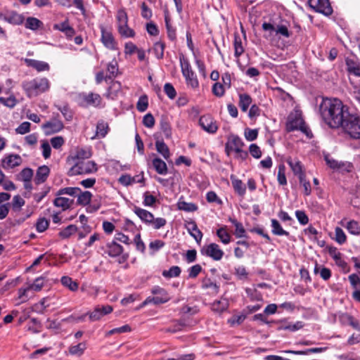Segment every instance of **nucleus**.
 Listing matches in <instances>:
<instances>
[{
  "mask_svg": "<svg viewBox=\"0 0 360 360\" xmlns=\"http://www.w3.org/2000/svg\"><path fill=\"white\" fill-rule=\"evenodd\" d=\"M321 117L332 129H339L348 116L349 108L338 98L324 99L320 105Z\"/></svg>",
  "mask_w": 360,
  "mask_h": 360,
  "instance_id": "f257e3e1",
  "label": "nucleus"
},
{
  "mask_svg": "<svg viewBox=\"0 0 360 360\" xmlns=\"http://www.w3.org/2000/svg\"><path fill=\"white\" fill-rule=\"evenodd\" d=\"M22 88L29 98L36 97L50 89V82L46 77H37L22 82Z\"/></svg>",
  "mask_w": 360,
  "mask_h": 360,
  "instance_id": "f03ea898",
  "label": "nucleus"
},
{
  "mask_svg": "<svg viewBox=\"0 0 360 360\" xmlns=\"http://www.w3.org/2000/svg\"><path fill=\"white\" fill-rule=\"evenodd\" d=\"M340 128L350 138L360 139V116L357 113L349 112Z\"/></svg>",
  "mask_w": 360,
  "mask_h": 360,
  "instance_id": "7ed1b4c3",
  "label": "nucleus"
},
{
  "mask_svg": "<svg viewBox=\"0 0 360 360\" xmlns=\"http://www.w3.org/2000/svg\"><path fill=\"white\" fill-rule=\"evenodd\" d=\"M72 165L68 172L70 176L89 174L98 170L97 165L92 160L77 162Z\"/></svg>",
  "mask_w": 360,
  "mask_h": 360,
  "instance_id": "20e7f679",
  "label": "nucleus"
},
{
  "mask_svg": "<svg viewBox=\"0 0 360 360\" xmlns=\"http://www.w3.org/2000/svg\"><path fill=\"white\" fill-rule=\"evenodd\" d=\"M152 294L155 295L154 297H148L142 303L141 306H146L148 304L153 303L154 304H160L167 302L170 297L167 292L162 288L155 286L151 290Z\"/></svg>",
  "mask_w": 360,
  "mask_h": 360,
  "instance_id": "39448f33",
  "label": "nucleus"
},
{
  "mask_svg": "<svg viewBox=\"0 0 360 360\" xmlns=\"http://www.w3.org/2000/svg\"><path fill=\"white\" fill-rule=\"evenodd\" d=\"M118 32L124 37H133L134 31L128 26V16L124 9H120L117 14Z\"/></svg>",
  "mask_w": 360,
  "mask_h": 360,
  "instance_id": "423d86ee",
  "label": "nucleus"
},
{
  "mask_svg": "<svg viewBox=\"0 0 360 360\" xmlns=\"http://www.w3.org/2000/svg\"><path fill=\"white\" fill-rule=\"evenodd\" d=\"M180 63L181 72L186 79L187 84L193 89L197 88L199 85V83L196 77L195 76L194 72L191 69L189 61L187 59L183 58L180 60Z\"/></svg>",
  "mask_w": 360,
  "mask_h": 360,
  "instance_id": "0eeeda50",
  "label": "nucleus"
},
{
  "mask_svg": "<svg viewBox=\"0 0 360 360\" xmlns=\"http://www.w3.org/2000/svg\"><path fill=\"white\" fill-rule=\"evenodd\" d=\"M262 29L265 32H269V34L264 35L265 38H270L274 34H279L285 38L290 37L291 33L289 32L288 27L285 25H278L276 27L270 22H264L262 24Z\"/></svg>",
  "mask_w": 360,
  "mask_h": 360,
  "instance_id": "6e6552de",
  "label": "nucleus"
},
{
  "mask_svg": "<svg viewBox=\"0 0 360 360\" xmlns=\"http://www.w3.org/2000/svg\"><path fill=\"white\" fill-rule=\"evenodd\" d=\"M200 252L202 255L210 257L215 261L221 259L224 254V251L216 243H210L203 246Z\"/></svg>",
  "mask_w": 360,
  "mask_h": 360,
  "instance_id": "1a4fd4ad",
  "label": "nucleus"
},
{
  "mask_svg": "<svg viewBox=\"0 0 360 360\" xmlns=\"http://www.w3.org/2000/svg\"><path fill=\"white\" fill-rule=\"evenodd\" d=\"M309 6L315 11L330 15L333 13V8L328 0H309Z\"/></svg>",
  "mask_w": 360,
  "mask_h": 360,
  "instance_id": "9d476101",
  "label": "nucleus"
},
{
  "mask_svg": "<svg viewBox=\"0 0 360 360\" xmlns=\"http://www.w3.org/2000/svg\"><path fill=\"white\" fill-rule=\"evenodd\" d=\"M304 123V121L302 117L301 112L295 111L288 116L286 123V130L289 132L298 130Z\"/></svg>",
  "mask_w": 360,
  "mask_h": 360,
  "instance_id": "9b49d317",
  "label": "nucleus"
},
{
  "mask_svg": "<svg viewBox=\"0 0 360 360\" xmlns=\"http://www.w3.org/2000/svg\"><path fill=\"white\" fill-rule=\"evenodd\" d=\"M91 156V150L88 148H77L75 152L68 157L67 161L70 164L88 160Z\"/></svg>",
  "mask_w": 360,
  "mask_h": 360,
  "instance_id": "f8f14e48",
  "label": "nucleus"
},
{
  "mask_svg": "<svg viewBox=\"0 0 360 360\" xmlns=\"http://www.w3.org/2000/svg\"><path fill=\"white\" fill-rule=\"evenodd\" d=\"M199 124L205 131L210 134H214L218 129L217 121L208 115L200 117Z\"/></svg>",
  "mask_w": 360,
  "mask_h": 360,
  "instance_id": "ddd939ff",
  "label": "nucleus"
},
{
  "mask_svg": "<svg viewBox=\"0 0 360 360\" xmlns=\"http://www.w3.org/2000/svg\"><path fill=\"white\" fill-rule=\"evenodd\" d=\"M112 311V307L110 305H98L94 311L89 313V317L91 321L100 320L103 316L110 314Z\"/></svg>",
  "mask_w": 360,
  "mask_h": 360,
  "instance_id": "4468645a",
  "label": "nucleus"
},
{
  "mask_svg": "<svg viewBox=\"0 0 360 360\" xmlns=\"http://www.w3.org/2000/svg\"><path fill=\"white\" fill-rule=\"evenodd\" d=\"M41 127L46 135H50L62 130L64 125L60 120L54 119L43 124Z\"/></svg>",
  "mask_w": 360,
  "mask_h": 360,
  "instance_id": "2eb2a0df",
  "label": "nucleus"
},
{
  "mask_svg": "<svg viewBox=\"0 0 360 360\" xmlns=\"http://www.w3.org/2000/svg\"><path fill=\"white\" fill-rule=\"evenodd\" d=\"M244 146L242 139L236 135H231L229 137L228 142L226 144V151L229 154L230 151H239Z\"/></svg>",
  "mask_w": 360,
  "mask_h": 360,
  "instance_id": "dca6fc26",
  "label": "nucleus"
},
{
  "mask_svg": "<svg viewBox=\"0 0 360 360\" xmlns=\"http://www.w3.org/2000/svg\"><path fill=\"white\" fill-rule=\"evenodd\" d=\"M104 252L111 257L119 256L123 252V248L115 240L108 243L105 248H103Z\"/></svg>",
  "mask_w": 360,
  "mask_h": 360,
  "instance_id": "f3484780",
  "label": "nucleus"
},
{
  "mask_svg": "<svg viewBox=\"0 0 360 360\" xmlns=\"http://www.w3.org/2000/svg\"><path fill=\"white\" fill-rule=\"evenodd\" d=\"M22 163V158L19 155L12 154L7 156L2 160V167L4 169L13 168L20 165Z\"/></svg>",
  "mask_w": 360,
  "mask_h": 360,
  "instance_id": "a211bd4d",
  "label": "nucleus"
},
{
  "mask_svg": "<svg viewBox=\"0 0 360 360\" xmlns=\"http://www.w3.org/2000/svg\"><path fill=\"white\" fill-rule=\"evenodd\" d=\"M50 169L46 165H42L38 167L35 178L34 182L36 184L39 185L45 182L49 175Z\"/></svg>",
  "mask_w": 360,
  "mask_h": 360,
  "instance_id": "6ab92c4d",
  "label": "nucleus"
},
{
  "mask_svg": "<svg viewBox=\"0 0 360 360\" xmlns=\"http://www.w3.org/2000/svg\"><path fill=\"white\" fill-rule=\"evenodd\" d=\"M25 63L28 67L33 68L38 72L48 71L50 68L47 63L34 59L25 58Z\"/></svg>",
  "mask_w": 360,
  "mask_h": 360,
  "instance_id": "aec40b11",
  "label": "nucleus"
},
{
  "mask_svg": "<svg viewBox=\"0 0 360 360\" xmlns=\"http://www.w3.org/2000/svg\"><path fill=\"white\" fill-rule=\"evenodd\" d=\"M186 228L191 236L200 244L202 238V233L198 228L196 223L194 221H188L187 222Z\"/></svg>",
  "mask_w": 360,
  "mask_h": 360,
  "instance_id": "412c9836",
  "label": "nucleus"
},
{
  "mask_svg": "<svg viewBox=\"0 0 360 360\" xmlns=\"http://www.w3.org/2000/svg\"><path fill=\"white\" fill-rule=\"evenodd\" d=\"M101 41L108 49H115L116 44L112 33L106 31L104 28L101 29Z\"/></svg>",
  "mask_w": 360,
  "mask_h": 360,
  "instance_id": "4be33fe9",
  "label": "nucleus"
},
{
  "mask_svg": "<svg viewBox=\"0 0 360 360\" xmlns=\"http://www.w3.org/2000/svg\"><path fill=\"white\" fill-rule=\"evenodd\" d=\"M286 162L290 167L294 174L298 176L299 179L300 176H305V174L303 171V167L300 161L297 160H293L291 158H289L287 159Z\"/></svg>",
  "mask_w": 360,
  "mask_h": 360,
  "instance_id": "5701e85b",
  "label": "nucleus"
},
{
  "mask_svg": "<svg viewBox=\"0 0 360 360\" xmlns=\"http://www.w3.org/2000/svg\"><path fill=\"white\" fill-rule=\"evenodd\" d=\"M134 212L146 224H149L153 221V214L146 210L135 206Z\"/></svg>",
  "mask_w": 360,
  "mask_h": 360,
  "instance_id": "b1692460",
  "label": "nucleus"
},
{
  "mask_svg": "<svg viewBox=\"0 0 360 360\" xmlns=\"http://www.w3.org/2000/svg\"><path fill=\"white\" fill-rule=\"evenodd\" d=\"M3 19L13 25H21L24 22L25 18L22 14H19L15 11H11L6 15Z\"/></svg>",
  "mask_w": 360,
  "mask_h": 360,
  "instance_id": "393cba45",
  "label": "nucleus"
},
{
  "mask_svg": "<svg viewBox=\"0 0 360 360\" xmlns=\"http://www.w3.org/2000/svg\"><path fill=\"white\" fill-rule=\"evenodd\" d=\"M232 186L234 191L240 196H244L246 191V186L240 179L235 178L233 175L231 176Z\"/></svg>",
  "mask_w": 360,
  "mask_h": 360,
  "instance_id": "a878e982",
  "label": "nucleus"
},
{
  "mask_svg": "<svg viewBox=\"0 0 360 360\" xmlns=\"http://www.w3.org/2000/svg\"><path fill=\"white\" fill-rule=\"evenodd\" d=\"M118 64L115 60L109 63L107 65L108 74L105 75V80L111 79L115 78L118 75Z\"/></svg>",
  "mask_w": 360,
  "mask_h": 360,
  "instance_id": "bb28decb",
  "label": "nucleus"
},
{
  "mask_svg": "<svg viewBox=\"0 0 360 360\" xmlns=\"http://www.w3.org/2000/svg\"><path fill=\"white\" fill-rule=\"evenodd\" d=\"M73 200L68 198L58 196L53 201L56 207H61L63 210L68 209L73 204Z\"/></svg>",
  "mask_w": 360,
  "mask_h": 360,
  "instance_id": "cd10ccee",
  "label": "nucleus"
},
{
  "mask_svg": "<svg viewBox=\"0 0 360 360\" xmlns=\"http://www.w3.org/2000/svg\"><path fill=\"white\" fill-rule=\"evenodd\" d=\"M271 228H272V233L276 236H289L290 233L288 231H285L279 221L275 219H272L271 220Z\"/></svg>",
  "mask_w": 360,
  "mask_h": 360,
  "instance_id": "c85d7f7f",
  "label": "nucleus"
},
{
  "mask_svg": "<svg viewBox=\"0 0 360 360\" xmlns=\"http://www.w3.org/2000/svg\"><path fill=\"white\" fill-rule=\"evenodd\" d=\"M86 349V343L85 342H79L76 345H72L69 347L68 351L71 355L82 356Z\"/></svg>",
  "mask_w": 360,
  "mask_h": 360,
  "instance_id": "c756f323",
  "label": "nucleus"
},
{
  "mask_svg": "<svg viewBox=\"0 0 360 360\" xmlns=\"http://www.w3.org/2000/svg\"><path fill=\"white\" fill-rule=\"evenodd\" d=\"M101 97L98 94L89 93L84 96V101L89 105L98 106L101 103Z\"/></svg>",
  "mask_w": 360,
  "mask_h": 360,
  "instance_id": "7c9ffc66",
  "label": "nucleus"
},
{
  "mask_svg": "<svg viewBox=\"0 0 360 360\" xmlns=\"http://www.w3.org/2000/svg\"><path fill=\"white\" fill-rule=\"evenodd\" d=\"M252 103V98L247 94L239 95L238 105L243 112H246Z\"/></svg>",
  "mask_w": 360,
  "mask_h": 360,
  "instance_id": "2f4dec72",
  "label": "nucleus"
},
{
  "mask_svg": "<svg viewBox=\"0 0 360 360\" xmlns=\"http://www.w3.org/2000/svg\"><path fill=\"white\" fill-rule=\"evenodd\" d=\"M347 71L355 76L360 77V64L352 59L346 60Z\"/></svg>",
  "mask_w": 360,
  "mask_h": 360,
  "instance_id": "473e14b6",
  "label": "nucleus"
},
{
  "mask_svg": "<svg viewBox=\"0 0 360 360\" xmlns=\"http://www.w3.org/2000/svg\"><path fill=\"white\" fill-rule=\"evenodd\" d=\"M153 165L155 171L160 174H166L167 173V167L166 163L159 158H155L153 160Z\"/></svg>",
  "mask_w": 360,
  "mask_h": 360,
  "instance_id": "72a5a7b5",
  "label": "nucleus"
},
{
  "mask_svg": "<svg viewBox=\"0 0 360 360\" xmlns=\"http://www.w3.org/2000/svg\"><path fill=\"white\" fill-rule=\"evenodd\" d=\"M61 283L63 286L68 288L70 290L75 292L78 289V283L73 281L72 278L64 276L61 278Z\"/></svg>",
  "mask_w": 360,
  "mask_h": 360,
  "instance_id": "f704fd0d",
  "label": "nucleus"
},
{
  "mask_svg": "<svg viewBox=\"0 0 360 360\" xmlns=\"http://www.w3.org/2000/svg\"><path fill=\"white\" fill-rule=\"evenodd\" d=\"M157 151L160 153L165 159L168 160L170 156L169 148L162 141H157L155 142Z\"/></svg>",
  "mask_w": 360,
  "mask_h": 360,
  "instance_id": "c9c22d12",
  "label": "nucleus"
},
{
  "mask_svg": "<svg viewBox=\"0 0 360 360\" xmlns=\"http://www.w3.org/2000/svg\"><path fill=\"white\" fill-rule=\"evenodd\" d=\"M77 196V204L81 205H88L91 199L92 195L89 191H82L79 192Z\"/></svg>",
  "mask_w": 360,
  "mask_h": 360,
  "instance_id": "e433bc0d",
  "label": "nucleus"
},
{
  "mask_svg": "<svg viewBox=\"0 0 360 360\" xmlns=\"http://www.w3.org/2000/svg\"><path fill=\"white\" fill-rule=\"evenodd\" d=\"M42 22L39 19L34 17H29L26 19L25 26L27 29L37 30L38 28L42 26Z\"/></svg>",
  "mask_w": 360,
  "mask_h": 360,
  "instance_id": "4c0bfd02",
  "label": "nucleus"
},
{
  "mask_svg": "<svg viewBox=\"0 0 360 360\" xmlns=\"http://www.w3.org/2000/svg\"><path fill=\"white\" fill-rule=\"evenodd\" d=\"M177 207L179 210L185 212H195L198 210V206L195 203L187 202L181 200H179L177 202Z\"/></svg>",
  "mask_w": 360,
  "mask_h": 360,
  "instance_id": "58836bf2",
  "label": "nucleus"
},
{
  "mask_svg": "<svg viewBox=\"0 0 360 360\" xmlns=\"http://www.w3.org/2000/svg\"><path fill=\"white\" fill-rule=\"evenodd\" d=\"M234 55L236 58L240 56L244 52V49L242 45V41L240 36L238 34L234 35Z\"/></svg>",
  "mask_w": 360,
  "mask_h": 360,
  "instance_id": "ea45409f",
  "label": "nucleus"
},
{
  "mask_svg": "<svg viewBox=\"0 0 360 360\" xmlns=\"http://www.w3.org/2000/svg\"><path fill=\"white\" fill-rule=\"evenodd\" d=\"M79 192H80V188L78 187H66L58 190L56 195H68L70 196H76L78 195Z\"/></svg>",
  "mask_w": 360,
  "mask_h": 360,
  "instance_id": "a19ab883",
  "label": "nucleus"
},
{
  "mask_svg": "<svg viewBox=\"0 0 360 360\" xmlns=\"http://www.w3.org/2000/svg\"><path fill=\"white\" fill-rule=\"evenodd\" d=\"M33 176V170L30 168L23 169L17 176V179L22 181H30Z\"/></svg>",
  "mask_w": 360,
  "mask_h": 360,
  "instance_id": "79ce46f5",
  "label": "nucleus"
},
{
  "mask_svg": "<svg viewBox=\"0 0 360 360\" xmlns=\"http://www.w3.org/2000/svg\"><path fill=\"white\" fill-rule=\"evenodd\" d=\"M181 272V269L178 266H173L169 270H164L162 276L165 278H170L173 277H178Z\"/></svg>",
  "mask_w": 360,
  "mask_h": 360,
  "instance_id": "37998d69",
  "label": "nucleus"
},
{
  "mask_svg": "<svg viewBox=\"0 0 360 360\" xmlns=\"http://www.w3.org/2000/svg\"><path fill=\"white\" fill-rule=\"evenodd\" d=\"M108 125L104 121L101 120L96 126V136L99 138H103L108 134Z\"/></svg>",
  "mask_w": 360,
  "mask_h": 360,
  "instance_id": "c03bdc74",
  "label": "nucleus"
},
{
  "mask_svg": "<svg viewBox=\"0 0 360 360\" xmlns=\"http://www.w3.org/2000/svg\"><path fill=\"white\" fill-rule=\"evenodd\" d=\"M160 129L166 138H170L172 135L170 124L166 117H162L160 120Z\"/></svg>",
  "mask_w": 360,
  "mask_h": 360,
  "instance_id": "a18cd8bd",
  "label": "nucleus"
},
{
  "mask_svg": "<svg viewBox=\"0 0 360 360\" xmlns=\"http://www.w3.org/2000/svg\"><path fill=\"white\" fill-rule=\"evenodd\" d=\"M77 231V227L75 225L71 224L59 232V236L61 238H68L72 234L75 233Z\"/></svg>",
  "mask_w": 360,
  "mask_h": 360,
  "instance_id": "49530a36",
  "label": "nucleus"
},
{
  "mask_svg": "<svg viewBox=\"0 0 360 360\" xmlns=\"http://www.w3.org/2000/svg\"><path fill=\"white\" fill-rule=\"evenodd\" d=\"M202 288L205 289H211L213 293L217 294L219 292V286L213 282L210 278H205L202 281Z\"/></svg>",
  "mask_w": 360,
  "mask_h": 360,
  "instance_id": "de8ad7c7",
  "label": "nucleus"
},
{
  "mask_svg": "<svg viewBox=\"0 0 360 360\" xmlns=\"http://www.w3.org/2000/svg\"><path fill=\"white\" fill-rule=\"evenodd\" d=\"M229 221L234 225L235 235L237 238H242L245 236V230L240 222H238L236 219L230 218Z\"/></svg>",
  "mask_w": 360,
  "mask_h": 360,
  "instance_id": "09e8293b",
  "label": "nucleus"
},
{
  "mask_svg": "<svg viewBox=\"0 0 360 360\" xmlns=\"http://www.w3.org/2000/svg\"><path fill=\"white\" fill-rule=\"evenodd\" d=\"M327 349V347H314V348H309L306 350L303 351H288V353H292L295 354H300V355H307L310 353H320L325 352Z\"/></svg>",
  "mask_w": 360,
  "mask_h": 360,
  "instance_id": "8fccbe9b",
  "label": "nucleus"
},
{
  "mask_svg": "<svg viewBox=\"0 0 360 360\" xmlns=\"http://www.w3.org/2000/svg\"><path fill=\"white\" fill-rule=\"evenodd\" d=\"M44 281H45V277L44 276H40V277H38L37 278L33 283L30 284L28 285V289H30L32 290H34V291H40L41 290V288H43V286L44 285Z\"/></svg>",
  "mask_w": 360,
  "mask_h": 360,
  "instance_id": "3c124183",
  "label": "nucleus"
},
{
  "mask_svg": "<svg viewBox=\"0 0 360 360\" xmlns=\"http://www.w3.org/2000/svg\"><path fill=\"white\" fill-rule=\"evenodd\" d=\"M277 179L280 185L287 184V179L285 177V167L283 164L278 165Z\"/></svg>",
  "mask_w": 360,
  "mask_h": 360,
  "instance_id": "603ef678",
  "label": "nucleus"
},
{
  "mask_svg": "<svg viewBox=\"0 0 360 360\" xmlns=\"http://www.w3.org/2000/svg\"><path fill=\"white\" fill-rule=\"evenodd\" d=\"M304 326V323L302 321H297L296 323L291 324H283L281 326L278 327V330H288L290 331H296L301 328H302Z\"/></svg>",
  "mask_w": 360,
  "mask_h": 360,
  "instance_id": "864d4df0",
  "label": "nucleus"
},
{
  "mask_svg": "<svg viewBox=\"0 0 360 360\" xmlns=\"http://www.w3.org/2000/svg\"><path fill=\"white\" fill-rule=\"evenodd\" d=\"M217 236L220 238L224 244H228L230 242L231 236L226 231V228L221 227L217 231Z\"/></svg>",
  "mask_w": 360,
  "mask_h": 360,
  "instance_id": "5fc2aeb1",
  "label": "nucleus"
},
{
  "mask_svg": "<svg viewBox=\"0 0 360 360\" xmlns=\"http://www.w3.org/2000/svg\"><path fill=\"white\" fill-rule=\"evenodd\" d=\"M148 106V100L146 95H142L139 98L136 104V108L139 112H144L147 110Z\"/></svg>",
  "mask_w": 360,
  "mask_h": 360,
  "instance_id": "6e6d98bb",
  "label": "nucleus"
},
{
  "mask_svg": "<svg viewBox=\"0 0 360 360\" xmlns=\"http://www.w3.org/2000/svg\"><path fill=\"white\" fill-rule=\"evenodd\" d=\"M165 44L161 41H158L155 43L153 51L158 59H161L164 56V50H165Z\"/></svg>",
  "mask_w": 360,
  "mask_h": 360,
  "instance_id": "4d7b16f0",
  "label": "nucleus"
},
{
  "mask_svg": "<svg viewBox=\"0 0 360 360\" xmlns=\"http://www.w3.org/2000/svg\"><path fill=\"white\" fill-rule=\"evenodd\" d=\"M46 297H44L39 301V303L35 304L32 307L33 311L38 314H44L45 309L49 307V304H46Z\"/></svg>",
  "mask_w": 360,
  "mask_h": 360,
  "instance_id": "13d9d810",
  "label": "nucleus"
},
{
  "mask_svg": "<svg viewBox=\"0 0 360 360\" xmlns=\"http://www.w3.org/2000/svg\"><path fill=\"white\" fill-rule=\"evenodd\" d=\"M49 225V221L46 218H39L36 223V229L38 232L42 233L48 229Z\"/></svg>",
  "mask_w": 360,
  "mask_h": 360,
  "instance_id": "bf43d9fd",
  "label": "nucleus"
},
{
  "mask_svg": "<svg viewBox=\"0 0 360 360\" xmlns=\"http://www.w3.org/2000/svg\"><path fill=\"white\" fill-rule=\"evenodd\" d=\"M347 229L353 235L360 234V226L356 221H350L347 223Z\"/></svg>",
  "mask_w": 360,
  "mask_h": 360,
  "instance_id": "052dcab7",
  "label": "nucleus"
},
{
  "mask_svg": "<svg viewBox=\"0 0 360 360\" xmlns=\"http://www.w3.org/2000/svg\"><path fill=\"white\" fill-rule=\"evenodd\" d=\"M212 91L217 97H221L225 93V87L219 82H216L212 86Z\"/></svg>",
  "mask_w": 360,
  "mask_h": 360,
  "instance_id": "680f3d73",
  "label": "nucleus"
},
{
  "mask_svg": "<svg viewBox=\"0 0 360 360\" xmlns=\"http://www.w3.org/2000/svg\"><path fill=\"white\" fill-rule=\"evenodd\" d=\"M143 204L145 206L152 207L157 201V198L153 195L150 194L148 191H146L143 194Z\"/></svg>",
  "mask_w": 360,
  "mask_h": 360,
  "instance_id": "e2e57ef3",
  "label": "nucleus"
},
{
  "mask_svg": "<svg viewBox=\"0 0 360 360\" xmlns=\"http://www.w3.org/2000/svg\"><path fill=\"white\" fill-rule=\"evenodd\" d=\"M335 240L339 244L345 243L347 237L343 230L340 227H336L335 229Z\"/></svg>",
  "mask_w": 360,
  "mask_h": 360,
  "instance_id": "0e129e2a",
  "label": "nucleus"
},
{
  "mask_svg": "<svg viewBox=\"0 0 360 360\" xmlns=\"http://www.w3.org/2000/svg\"><path fill=\"white\" fill-rule=\"evenodd\" d=\"M164 91L170 99H174L176 96V92L174 86L170 83H166L164 86Z\"/></svg>",
  "mask_w": 360,
  "mask_h": 360,
  "instance_id": "69168bd1",
  "label": "nucleus"
},
{
  "mask_svg": "<svg viewBox=\"0 0 360 360\" xmlns=\"http://www.w3.org/2000/svg\"><path fill=\"white\" fill-rule=\"evenodd\" d=\"M228 303L226 300L224 301H216L212 304V309L216 311H224L226 309Z\"/></svg>",
  "mask_w": 360,
  "mask_h": 360,
  "instance_id": "338daca9",
  "label": "nucleus"
},
{
  "mask_svg": "<svg viewBox=\"0 0 360 360\" xmlns=\"http://www.w3.org/2000/svg\"><path fill=\"white\" fill-rule=\"evenodd\" d=\"M348 279H349L353 288H354V289L360 288V278L357 274H350L348 276Z\"/></svg>",
  "mask_w": 360,
  "mask_h": 360,
  "instance_id": "774afa93",
  "label": "nucleus"
}]
</instances>
